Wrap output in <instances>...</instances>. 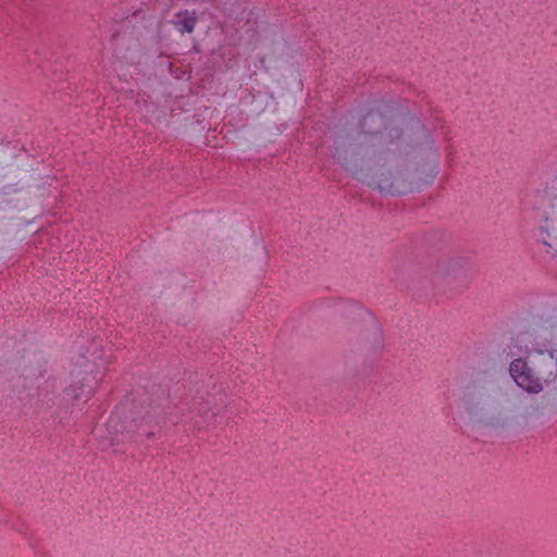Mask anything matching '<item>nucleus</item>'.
<instances>
[{
    "label": "nucleus",
    "instance_id": "nucleus-10",
    "mask_svg": "<svg viewBox=\"0 0 557 557\" xmlns=\"http://www.w3.org/2000/svg\"><path fill=\"white\" fill-rule=\"evenodd\" d=\"M436 174H437V169H436V166H435V168H434V170H433V174H432V176H431V180H433V178H434V176H435Z\"/></svg>",
    "mask_w": 557,
    "mask_h": 557
},
{
    "label": "nucleus",
    "instance_id": "nucleus-8",
    "mask_svg": "<svg viewBox=\"0 0 557 557\" xmlns=\"http://www.w3.org/2000/svg\"><path fill=\"white\" fill-rule=\"evenodd\" d=\"M382 122H383V117H382L381 114H379L376 112L368 113L364 116V121H363L364 132H367V133H374L372 129H369L367 127L372 125V124H375V123L382 124Z\"/></svg>",
    "mask_w": 557,
    "mask_h": 557
},
{
    "label": "nucleus",
    "instance_id": "nucleus-4",
    "mask_svg": "<svg viewBox=\"0 0 557 557\" xmlns=\"http://www.w3.org/2000/svg\"><path fill=\"white\" fill-rule=\"evenodd\" d=\"M356 178L373 188H377L382 193L399 195L412 191L413 186L405 184L404 176L399 173L385 174L379 171L375 174L363 173L362 171H354Z\"/></svg>",
    "mask_w": 557,
    "mask_h": 557
},
{
    "label": "nucleus",
    "instance_id": "nucleus-9",
    "mask_svg": "<svg viewBox=\"0 0 557 557\" xmlns=\"http://www.w3.org/2000/svg\"><path fill=\"white\" fill-rule=\"evenodd\" d=\"M515 342L527 343L530 341L527 336L522 335V336L518 337Z\"/></svg>",
    "mask_w": 557,
    "mask_h": 557
},
{
    "label": "nucleus",
    "instance_id": "nucleus-6",
    "mask_svg": "<svg viewBox=\"0 0 557 557\" xmlns=\"http://www.w3.org/2000/svg\"><path fill=\"white\" fill-rule=\"evenodd\" d=\"M544 253L557 260V219L546 220L540 228L539 243Z\"/></svg>",
    "mask_w": 557,
    "mask_h": 557
},
{
    "label": "nucleus",
    "instance_id": "nucleus-5",
    "mask_svg": "<svg viewBox=\"0 0 557 557\" xmlns=\"http://www.w3.org/2000/svg\"><path fill=\"white\" fill-rule=\"evenodd\" d=\"M99 380L92 373H86L82 377H77L73 384L66 389L67 396L75 400H88L96 392Z\"/></svg>",
    "mask_w": 557,
    "mask_h": 557
},
{
    "label": "nucleus",
    "instance_id": "nucleus-1",
    "mask_svg": "<svg viewBox=\"0 0 557 557\" xmlns=\"http://www.w3.org/2000/svg\"><path fill=\"white\" fill-rule=\"evenodd\" d=\"M509 373L519 387L539 394L557 380V325L542 326L527 359L510 362Z\"/></svg>",
    "mask_w": 557,
    "mask_h": 557
},
{
    "label": "nucleus",
    "instance_id": "nucleus-3",
    "mask_svg": "<svg viewBox=\"0 0 557 557\" xmlns=\"http://www.w3.org/2000/svg\"><path fill=\"white\" fill-rule=\"evenodd\" d=\"M532 208L536 212V222L533 230L535 243H539L540 228L546 220L557 219V175H547L542 185L535 189L531 199Z\"/></svg>",
    "mask_w": 557,
    "mask_h": 557
},
{
    "label": "nucleus",
    "instance_id": "nucleus-2",
    "mask_svg": "<svg viewBox=\"0 0 557 557\" xmlns=\"http://www.w3.org/2000/svg\"><path fill=\"white\" fill-rule=\"evenodd\" d=\"M460 403L473 423L494 426L502 420L503 410L499 403L484 386L468 387Z\"/></svg>",
    "mask_w": 557,
    "mask_h": 557
},
{
    "label": "nucleus",
    "instance_id": "nucleus-7",
    "mask_svg": "<svg viewBox=\"0 0 557 557\" xmlns=\"http://www.w3.org/2000/svg\"><path fill=\"white\" fill-rule=\"evenodd\" d=\"M173 24L181 33H191L196 25V17L194 13H178L173 21Z\"/></svg>",
    "mask_w": 557,
    "mask_h": 557
}]
</instances>
